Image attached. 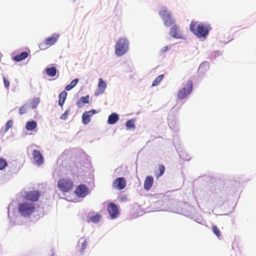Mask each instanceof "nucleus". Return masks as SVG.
Masks as SVG:
<instances>
[{"label": "nucleus", "mask_w": 256, "mask_h": 256, "mask_svg": "<svg viewBox=\"0 0 256 256\" xmlns=\"http://www.w3.org/2000/svg\"><path fill=\"white\" fill-rule=\"evenodd\" d=\"M78 78L74 79L72 80L70 84L68 85L66 87V90L68 91L70 90L73 88H74L78 82Z\"/></svg>", "instance_id": "nucleus-23"}, {"label": "nucleus", "mask_w": 256, "mask_h": 256, "mask_svg": "<svg viewBox=\"0 0 256 256\" xmlns=\"http://www.w3.org/2000/svg\"><path fill=\"white\" fill-rule=\"evenodd\" d=\"M118 120V116L116 113H112L108 116V123L110 124H115Z\"/></svg>", "instance_id": "nucleus-18"}, {"label": "nucleus", "mask_w": 256, "mask_h": 256, "mask_svg": "<svg viewBox=\"0 0 256 256\" xmlns=\"http://www.w3.org/2000/svg\"><path fill=\"white\" fill-rule=\"evenodd\" d=\"M154 183V178L152 176H147L144 181V188L146 190H150Z\"/></svg>", "instance_id": "nucleus-16"}, {"label": "nucleus", "mask_w": 256, "mask_h": 256, "mask_svg": "<svg viewBox=\"0 0 256 256\" xmlns=\"http://www.w3.org/2000/svg\"><path fill=\"white\" fill-rule=\"evenodd\" d=\"M126 180L122 177L116 178L112 182L113 188L118 190L124 189L126 186Z\"/></svg>", "instance_id": "nucleus-9"}, {"label": "nucleus", "mask_w": 256, "mask_h": 256, "mask_svg": "<svg viewBox=\"0 0 256 256\" xmlns=\"http://www.w3.org/2000/svg\"><path fill=\"white\" fill-rule=\"evenodd\" d=\"M106 87V82L102 80V78H100L98 80V88L94 93L95 96H98L100 94H102Z\"/></svg>", "instance_id": "nucleus-14"}, {"label": "nucleus", "mask_w": 256, "mask_h": 256, "mask_svg": "<svg viewBox=\"0 0 256 256\" xmlns=\"http://www.w3.org/2000/svg\"><path fill=\"white\" fill-rule=\"evenodd\" d=\"M30 54V52H23L20 54H16L13 58V60L16 62H20L27 58Z\"/></svg>", "instance_id": "nucleus-17"}, {"label": "nucleus", "mask_w": 256, "mask_h": 256, "mask_svg": "<svg viewBox=\"0 0 256 256\" xmlns=\"http://www.w3.org/2000/svg\"><path fill=\"white\" fill-rule=\"evenodd\" d=\"M89 102V96H82L78 100L76 104L78 107H81L82 104H88Z\"/></svg>", "instance_id": "nucleus-21"}, {"label": "nucleus", "mask_w": 256, "mask_h": 256, "mask_svg": "<svg viewBox=\"0 0 256 256\" xmlns=\"http://www.w3.org/2000/svg\"><path fill=\"white\" fill-rule=\"evenodd\" d=\"M7 164L6 161L4 159L0 158V170L4 168L7 166Z\"/></svg>", "instance_id": "nucleus-30"}, {"label": "nucleus", "mask_w": 256, "mask_h": 256, "mask_svg": "<svg viewBox=\"0 0 256 256\" xmlns=\"http://www.w3.org/2000/svg\"><path fill=\"white\" fill-rule=\"evenodd\" d=\"M102 218V216L100 214H96V215L90 216L89 218V220L90 222L96 223L99 222Z\"/></svg>", "instance_id": "nucleus-24"}, {"label": "nucleus", "mask_w": 256, "mask_h": 256, "mask_svg": "<svg viewBox=\"0 0 256 256\" xmlns=\"http://www.w3.org/2000/svg\"><path fill=\"white\" fill-rule=\"evenodd\" d=\"M108 212L112 219L116 218L120 214L118 209L114 203H110L108 206Z\"/></svg>", "instance_id": "nucleus-8"}, {"label": "nucleus", "mask_w": 256, "mask_h": 256, "mask_svg": "<svg viewBox=\"0 0 256 256\" xmlns=\"http://www.w3.org/2000/svg\"><path fill=\"white\" fill-rule=\"evenodd\" d=\"M40 196V194L38 191H30L26 192L25 198L27 200L30 201L32 203L38 200Z\"/></svg>", "instance_id": "nucleus-10"}, {"label": "nucleus", "mask_w": 256, "mask_h": 256, "mask_svg": "<svg viewBox=\"0 0 256 256\" xmlns=\"http://www.w3.org/2000/svg\"><path fill=\"white\" fill-rule=\"evenodd\" d=\"M159 14L162 19L165 26L169 27L174 24L175 21L172 16L171 13L166 8H162L160 11Z\"/></svg>", "instance_id": "nucleus-3"}, {"label": "nucleus", "mask_w": 256, "mask_h": 256, "mask_svg": "<svg viewBox=\"0 0 256 256\" xmlns=\"http://www.w3.org/2000/svg\"><path fill=\"white\" fill-rule=\"evenodd\" d=\"M33 158L36 164L38 165H41L44 162V158L39 150H34L32 152Z\"/></svg>", "instance_id": "nucleus-15"}, {"label": "nucleus", "mask_w": 256, "mask_h": 256, "mask_svg": "<svg viewBox=\"0 0 256 256\" xmlns=\"http://www.w3.org/2000/svg\"><path fill=\"white\" fill-rule=\"evenodd\" d=\"M3 80H4V83L5 88L7 90H8L10 86V82L9 80L6 78L4 76H3Z\"/></svg>", "instance_id": "nucleus-33"}, {"label": "nucleus", "mask_w": 256, "mask_h": 256, "mask_svg": "<svg viewBox=\"0 0 256 256\" xmlns=\"http://www.w3.org/2000/svg\"><path fill=\"white\" fill-rule=\"evenodd\" d=\"M26 106H21L19 109V112L20 114H22L26 113Z\"/></svg>", "instance_id": "nucleus-35"}, {"label": "nucleus", "mask_w": 256, "mask_h": 256, "mask_svg": "<svg viewBox=\"0 0 256 256\" xmlns=\"http://www.w3.org/2000/svg\"><path fill=\"white\" fill-rule=\"evenodd\" d=\"M57 186L62 192H68L72 189L74 184L70 180L63 178L58 180Z\"/></svg>", "instance_id": "nucleus-5"}, {"label": "nucleus", "mask_w": 256, "mask_h": 256, "mask_svg": "<svg viewBox=\"0 0 256 256\" xmlns=\"http://www.w3.org/2000/svg\"><path fill=\"white\" fill-rule=\"evenodd\" d=\"M126 126L128 128L132 129L134 128L135 126L134 124V120H130L126 122Z\"/></svg>", "instance_id": "nucleus-29"}, {"label": "nucleus", "mask_w": 256, "mask_h": 256, "mask_svg": "<svg viewBox=\"0 0 256 256\" xmlns=\"http://www.w3.org/2000/svg\"><path fill=\"white\" fill-rule=\"evenodd\" d=\"M69 114H70L69 110H66V112L62 114V116H60V118L63 120H66Z\"/></svg>", "instance_id": "nucleus-34"}, {"label": "nucleus", "mask_w": 256, "mask_h": 256, "mask_svg": "<svg viewBox=\"0 0 256 256\" xmlns=\"http://www.w3.org/2000/svg\"><path fill=\"white\" fill-rule=\"evenodd\" d=\"M75 194L80 198H84L88 194V188L84 184L78 186L76 189Z\"/></svg>", "instance_id": "nucleus-11"}, {"label": "nucleus", "mask_w": 256, "mask_h": 256, "mask_svg": "<svg viewBox=\"0 0 256 256\" xmlns=\"http://www.w3.org/2000/svg\"><path fill=\"white\" fill-rule=\"evenodd\" d=\"M190 31L198 38H202L206 36L211 28L208 25H204L202 24H198V22L192 20L190 25Z\"/></svg>", "instance_id": "nucleus-1"}, {"label": "nucleus", "mask_w": 256, "mask_h": 256, "mask_svg": "<svg viewBox=\"0 0 256 256\" xmlns=\"http://www.w3.org/2000/svg\"><path fill=\"white\" fill-rule=\"evenodd\" d=\"M60 36L57 34H54L48 38L44 41L41 42L39 48L41 50H44L50 46L54 44L58 40Z\"/></svg>", "instance_id": "nucleus-7"}, {"label": "nucleus", "mask_w": 256, "mask_h": 256, "mask_svg": "<svg viewBox=\"0 0 256 256\" xmlns=\"http://www.w3.org/2000/svg\"><path fill=\"white\" fill-rule=\"evenodd\" d=\"M96 113L94 110L85 112L82 116V121L84 124H88L90 121V117Z\"/></svg>", "instance_id": "nucleus-13"}, {"label": "nucleus", "mask_w": 256, "mask_h": 256, "mask_svg": "<svg viewBox=\"0 0 256 256\" xmlns=\"http://www.w3.org/2000/svg\"><path fill=\"white\" fill-rule=\"evenodd\" d=\"M170 34L174 38H182L179 27L176 24H173L170 30Z\"/></svg>", "instance_id": "nucleus-12"}, {"label": "nucleus", "mask_w": 256, "mask_h": 256, "mask_svg": "<svg viewBox=\"0 0 256 256\" xmlns=\"http://www.w3.org/2000/svg\"><path fill=\"white\" fill-rule=\"evenodd\" d=\"M37 126L36 122L34 121L28 122L26 124V128L28 130H32L35 129Z\"/></svg>", "instance_id": "nucleus-20"}, {"label": "nucleus", "mask_w": 256, "mask_h": 256, "mask_svg": "<svg viewBox=\"0 0 256 256\" xmlns=\"http://www.w3.org/2000/svg\"><path fill=\"white\" fill-rule=\"evenodd\" d=\"M46 73L48 76H54L56 73V68L54 66L48 68L46 70Z\"/></svg>", "instance_id": "nucleus-22"}, {"label": "nucleus", "mask_w": 256, "mask_h": 256, "mask_svg": "<svg viewBox=\"0 0 256 256\" xmlns=\"http://www.w3.org/2000/svg\"><path fill=\"white\" fill-rule=\"evenodd\" d=\"M158 171L159 174H158L156 175V176L158 178L160 176H161L164 172L165 171V167L164 165L160 164L158 166Z\"/></svg>", "instance_id": "nucleus-27"}, {"label": "nucleus", "mask_w": 256, "mask_h": 256, "mask_svg": "<svg viewBox=\"0 0 256 256\" xmlns=\"http://www.w3.org/2000/svg\"><path fill=\"white\" fill-rule=\"evenodd\" d=\"M212 228L213 232L216 234V236L218 238H220V232L219 229L218 228V227L215 225H212Z\"/></svg>", "instance_id": "nucleus-28"}, {"label": "nucleus", "mask_w": 256, "mask_h": 256, "mask_svg": "<svg viewBox=\"0 0 256 256\" xmlns=\"http://www.w3.org/2000/svg\"><path fill=\"white\" fill-rule=\"evenodd\" d=\"M18 212L24 216H29L35 212L36 207L34 203L26 201L19 204Z\"/></svg>", "instance_id": "nucleus-2"}, {"label": "nucleus", "mask_w": 256, "mask_h": 256, "mask_svg": "<svg viewBox=\"0 0 256 256\" xmlns=\"http://www.w3.org/2000/svg\"><path fill=\"white\" fill-rule=\"evenodd\" d=\"M82 248L80 250V252L82 253L84 252V250L86 249V246H87V242L86 239H82Z\"/></svg>", "instance_id": "nucleus-32"}, {"label": "nucleus", "mask_w": 256, "mask_h": 256, "mask_svg": "<svg viewBox=\"0 0 256 256\" xmlns=\"http://www.w3.org/2000/svg\"><path fill=\"white\" fill-rule=\"evenodd\" d=\"M128 42L124 38H120L116 42V54L118 56L124 54L128 49Z\"/></svg>", "instance_id": "nucleus-4"}, {"label": "nucleus", "mask_w": 256, "mask_h": 256, "mask_svg": "<svg viewBox=\"0 0 256 256\" xmlns=\"http://www.w3.org/2000/svg\"><path fill=\"white\" fill-rule=\"evenodd\" d=\"M192 82L188 81L186 85L178 92L177 96L180 100H183L188 96L192 92Z\"/></svg>", "instance_id": "nucleus-6"}, {"label": "nucleus", "mask_w": 256, "mask_h": 256, "mask_svg": "<svg viewBox=\"0 0 256 256\" xmlns=\"http://www.w3.org/2000/svg\"><path fill=\"white\" fill-rule=\"evenodd\" d=\"M40 100L38 98H36L32 100L30 102L31 108H36L40 102Z\"/></svg>", "instance_id": "nucleus-26"}, {"label": "nucleus", "mask_w": 256, "mask_h": 256, "mask_svg": "<svg viewBox=\"0 0 256 256\" xmlns=\"http://www.w3.org/2000/svg\"><path fill=\"white\" fill-rule=\"evenodd\" d=\"M164 74H160L158 76V77H156L154 80L153 81L152 84V86H155L157 85H158L160 82H161V80L164 78Z\"/></svg>", "instance_id": "nucleus-25"}, {"label": "nucleus", "mask_w": 256, "mask_h": 256, "mask_svg": "<svg viewBox=\"0 0 256 256\" xmlns=\"http://www.w3.org/2000/svg\"><path fill=\"white\" fill-rule=\"evenodd\" d=\"M202 67V64H201V65L200 66V68H201Z\"/></svg>", "instance_id": "nucleus-37"}, {"label": "nucleus", "mask_w": 256, "mask_h": 256, "mask_svg": "<svg viewBox=\"0 0 256 256\" xmlns=\"http://www.w3.org/2000/svg\"><path fill=\"white\" fill-rule=\"evenodd\" d=\"M13 126V122L12 120H9L6 124V128L4 129V132H6L8 131L10 128L12 127Z\"/></svg>", "instance_id": "nucleus-31"}, {"label": "nucleus", "mask_w": 256, "mask_h": 256, "mask_svg": "<svg viewBox=\"0 0 256 256\" xmlns=\"http://www.w3.org/2000/svg\"><path fill=\"white\" fill-rule=\"evenodd\" d=\"M66 96L67 92L64 90L62 92L59 94L58 104L62 107L64 102Z\"/></svg>", "instance_id": "nucleus-19"}, {"label": "nucleus", "mask_w": 256, "mask_h": 256, "mask_svg": "<svg viewBox=\"0 0 256 256\" xmlns=\"http://www.w3.org/2000/svg\"><path fill=\"white\" fill-rule=\"evenodd\" d=\"M168 46H164V48H162L161 50H160V52H166V50H168Z\"/></svg>", "instance_id": "nucleus-36"}]
</instances>
